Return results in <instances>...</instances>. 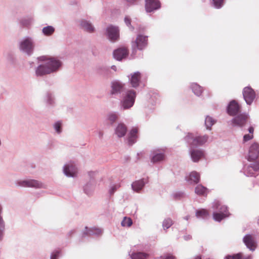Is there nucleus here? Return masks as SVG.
Instances as JSON below:
<instances>
[{
  "mask_svg": "<svg viewBox=\"0 0 259 259\" xmlns=\"http://www.w3.org/2000/svg\"><path fill=\"white\" fill-rule=\"evenodd\" d=\"M39 64L35 68V76L42 77L47 75L57 72L62 66L61 62L54 58H48L46 56L38 57Z\"/></svg>",
  "mask_w": 259,
  "mask_h": 259,
  "instance_id": "nucleus-1",
  "label": "nucleus"
},
{
  "mask_svg": "<svg viewBox=\"0 0 259 259\" xmlns=\"http://www.w3.org/2000/svg\"><path fill=\"white\" fill-rule=\"evenodd\" d=\"M35 46L34 39L30 36L24 37L18 43L19 51L28 56H30L33 54Z\"/></svg>",
  "mask_w": 259,
  "mask_h": 259,
  "instance_id": "nucleus-2",
  "label": "nucleus"
},
{
  "mask_svg": "<svg viewBox=\"0 0 259 259\" xmlns=\"http://www.w3.org/2000/svg\"><path fill=\"white\" fill-rule=\"evenodd\" d=\"M209 136L207 135L196 136L192 133H188L185 137V140L190 147L196 148L202 146L208 141Z\"/></svg>",
  "mask_w": 259,
  "mask_h": 259,
  "instance_id": "nucleus-3",
  "label": "nucleus"
},
{
  "mask_svg": "<svg viewBox=\"0 0 259 259\" xmlns=\"http://www.w3.org/2000/svg\"><path fill=\"white\" fill-rule=\"evenodd\" d=\"M212 208L215 210L213 213V219L217 222H221L223 219L229 215L227 207L222 205L218 200L212 203Z\"/></svg>",
  "mask_w": 259,
  "mask_h": 259,
  "instance_id": "nucleus-4",
  "label": "nucleus"
},
{
  "mask_svg": "<svg viewBox=\"0 0 259 259\" xmlns=\"http://www.w3.org/2000/svg\"><path fill=\"white\" fill-rule=\"evenodd\" d=\"M136 97V91L133 90L127 91L121 100V108L123 110H127L133 107L135 101Z\"/></svg>",
  "mask_w": 259,
  "mask_h": 259,
  "instance_id": "nucleus-5",
  "label": "nucleus"
},
{
  "mask_svg": "<svg viewBox=\"0 0 259 259\" xmlns=\"http://www.w3.org/2000/svg\"><path fill=\"white\" fill-rule=\"evenodd\" d=\"M17 186L22 187L32 188L34 189H47V185L41 181L34 179H26L17 182Z\"/></svg>",
  "mask_w": 259,
  "mask_h": 259,
  "instance_id": "nucleus-6",
  "label": "nucleus"
},
{
  "mask_svg": "<svg viewBox=\"0 0 259 259\" xmlns=\"http://www.w3.org/2000/svg\"><path fill=\"white\" fill-rule=\"evenodd\" d=\"M148 44V36L142 34L138 35L136 40L133 42V53H135L136 48L139 50L145 49Z\"/></svg>",
  "mask_w": 259,
  "mask_h": 259,
  "instance_id": "nucleus-7",
  "label": "nucleus"
},
{
  "mask_svg": "<svg viewBox=\"0 0 259 259\" xmlns=\"http://www.w3.org/2000/svg\"><path fill=\"white\" fill-rule=\"evenodd\" d=\"M165 149H158L151 152V161L153 163H160L165 159Z\"/></svg>",
  "mask_w": 259,
  "mask_h": 259,
  "instance_id": "nucleus-8",
  "label": "nucleus"
},
{
  "mask_svg": "<svg viewBox=\"0 0 259 259\" xmlns=\"http://www.w3.org/2000/svg\"><path fill=\"white\" fill-rule=\"evenodd\" d=\"M244 100L247 105H251L255 98L254 91L250 87H245L242 92Z\"/></svg>",
  "mask_w": 259,
  "mask_h": 259,
  "instance_id": "nucleus-9",
  "label": "nucleus"
},
{
  "mask_svg": "<svg viewBox=\"0 0 259 259\" xmlns=\"http://www.w3.org/2000/svg\"><path fill=\"white\" fill-rule=\"evenodd\" d=\"M248 119V115L242 113L233 118L231 120V123L234 126L242 127L245 125Z\"/></svg>",
  "mask_w": 259,
  "mask_h": 259,
  "instance_id": "nucleus-10",
  "label": "nucleus"
},
{
  "mask_svg": "<svg viewBox=\"0 0 259 259\" xmlns=\"http://www.w3.org/2000/svg\"><path fill=\"white\" fill-rule=\"evenodd\" d=\"M189 154L191 158L194 162H198L200 159L205 155L204 151L201 149H196V148L190 147Z\"/></svg>",
  "mask_w": 259,
  "mask_h": 259,
  "instance_id": "nucleus-11",
  "label": "nucleus"
},
{
  "mask_svg": "<svg viewBox=\"0 0 259 259\" xmlns=\"http://www.w3.org/2000/svg\"><path fill=\"white\" fill-rule=\"evenodd\" d=\"M63 171L66 177L72 178L75 177L77 172V167L72 163L65 164L63 166Z\"/></svg>",
  "mask_w": 259,
  "mask_h": 259,
  "instance_id": "nucleus-12",
  "label": "nucleus"
},
{
  "mask_svg": "<svg viewBox=\"0 0 259 259\" xmlns=\"http://www.w3.org/2000/svg\"><path fill=\"white\" fill-rule=\"evenodd\" d=\"M106 33L109 40L113 42L117 40L119 36L118 28L113 25L107 27Z\"/></svg>",
  "mask_w": 259,
  "mask_h": 259,
  "instance_id": "nucleus-13",
  "label": "nucleus"
},
{
  "mask_svg": "<svg viewBox=\"0 0 259 259\" xmlns=\"http://www.w3.org/2000/svg\"><path fill=\"white\" fill-rule=\"evenodd\" d=\"M243 172L247 177H255V172L259 170V162L244 165Z\"/></svg>",
  "mask_w": 259,
  "mask_h": 259,
  "instance_id": "nucleus-14",
  "label": "nucleus"
},
{
  "mask_svg": "<svg viewBox=\"0 0 259 259\" xmlns=\"http://www.w3.org/2000/svg\"><path fill=\"white\" fill-rule=\"evenodd\" d=\"M259 154V145L254 143L252 144L249 148L247 160L253 161L257 158Z\"/></svg>",
  "mask_w": 259,
  "mask_h": 259,
  "instance_id": "nucleus-15",
  "label": "nucleus"
},
{
  "mask_svg": "<svg viewBox=\"0 0 259 259\" xmlns=\"http://www.w3.org/2000/svg\"><path fill=\"white\" fill-rule=\"evenodd\" d=\"M124 90L122 83L119 81H113L111 83V91L110 94L111 95L116 96L121 94Z\"/></svg>",
  "mask_w": 259,
  "mask_h": 259,
  "instance_id": "nucleus-16",
  "label": "nucleus"
},
{
  "mask_svg": "<svg viewBox=\"0 0 259 259\" xmlns=\"http://www.w3.org/2000/svg\"><path fill=\"white\" fill-rule=\"evenodd\" d=\"M160 7V3L158 0H146L145 9L147 12L159 9Z\"/></svg>",
  "mask_w": 259,
  "mask_h": 259,
  "instance_id": "nucleus-17",
  "label": "nucleus"
},
{
  "mask_svg": "<svg viewBox=\"0 0 259 259\" xmlns=\"http://www.w3.org/2000/svg\"><path fill=\"white\" fill-rule=\"evenodd\" d=\"M240 111V106L235 101L232 100L229 103L227 107V112L231 116L236 115Z\"/></svg>",
  "mask_w": 259,
  "mask_h": 259,
  "instance_id": "nucleus-18",
  "label": "nucleus"
},
{
  "mask_svg": "<svg viewBox=\"0 0 259 259\" xmlns=\"http://www.w3.org/2000/svg\"><path fill=\"white\" fill-rule=\"evenodd\" d=\"M243 242L246 247L251 251H254L256 247V244L253 237L250 234H246L243 239Z\"/></svg>",
  "mask_w": 259,
  "mask_h": 259,
  "instance_id": "nucleus-19",
  "label": "nucleus"
},
{
  "mask_svg": "<svg viewBox=\"0 0 259 259\" xmlns=\"http://www.w3.org/2000/svg\"><path fill=\"white\" fill-rule=\"evenodd\" d=\"M127 55L128 50L125 47L118 48L113 52V56L118 61H121L125 58Z\"/></svg>",
  "mask_w": 259,
  "mask_h": 259,
  "instance_id": "nucleus-20",
  "label": "nucleus"
},
{
  "mask_svg": "<svg viewBox=\"0 0 259 259\" xmlns=\"http://www.w3.org/2000/svg\"><path fill=\"white\" fill-rule=\"evenodd\" d=\"M147 183L148 180L146 179H142L141 180L136 181L132 183V188L134 191L139 193Z\"/></svg>",
  "mask_w": 259,
  "mask_h": 259,
  "instance_id": "nucleus-21",
  "label": "nucleus"
},
{
  "mask_svg": "<svg viewBox=\"0 0 259 259\" xmlns=\"http://www.w3.org/2000/svg\"><path fill=\"white\" fill-rule=\"evenodd\" d=\"M3 206L0 203V242H2L5 236L6 225L5 222L3 217Z\"/></svg>",
  "mask_w": 259,
  "mask_h": 259,
  "instance_id": "nucleus-22",
  "label": "nucleus"
},
{
  "mask_svg": "<svg viewBox=\"0 0 259 259\" xmlns=\"http://www.w3.org/2000/svg\"><path fill=\"white\" fill-rule=\"evenodd\" d=\"M127 132V127L123 123H119L117 124L114 130L115 135L118 138L124 137Z\"/></svg>",
  "mask_w": 259,
  "mask_h": 259,
  "instance_id": "nucleus-23",
  "label": "nucleus"
},
{
  "mask_svg": "<svg viewBox=\"0 0 259 259\" xmlns=\"http://www.w3.org/2000/svg\"><path fill=\"white\" fill-rule=\"evenodd\" d=\"M186 180L190 184L198 183L200 180V175L196 171H192L186 177Z\"/></svg>",
  "mask_w": 259,
  "mask_h": 259,
  "instance_id": "nucleus-24",
  "label": "nucleus"
},
{
  "mask_svg": "<svg viewBox=\"0 0 259 259\" xmlns=\"http://www.w3.org/2000/svg\"><path fill=\"white\" fill-rule=\"evenodd\" d=\"M141 78V73L140 72L137 71L131 74L130 78V83L132 87L136 88L139 85V82Z\"/></svg>",
  "mask_w": 259,
  "mask_h": 259,
  "instance_id": "nucleus-25",
  "label": "nucleus"
},
{
  "mask_svg": "<svg viewBox=\"0 0 259 259\" xmlns=\"http://www.w3.org/2000/svg\"><path fill=\"white\" fill-rule=\"evenodd\" d=\"M44 101L47 105L49 106H54L55 104V96L50 92H48L46 93L44 97Z\"/></svg>",
  "mask_w": 259,
  "mask_h": 259,
  "instance_id": "nucleus-26",
  "label": "nucleus"
},
{
  "mask_svg": "<svg viewBox=\"0 0 259 259\" xmlns=\"http://www.w3.org/2000/svg\"><path fill=\"white\" fill-rule=\"evenodd\" d=\"M81 27L89 33H92L95 30V28L92 24L85 20H82L80 21Z\"/></svg>",
  "mask_w": 259,
  "mask_h": 259,
  "instance_id": "nucleus-27",
  "label": "nucleus"
},
{
  "mask_svg": "<svg viewBox=\"0 0 259 259\" xmlns=\"http://www.w3.org/2000/svg\"><path fill=\"white\" fill-rule=\"evenodd\" d=\"M129 255L132 259H147L149 257V254L141 251H130Z\"/></svg>",
  "mask_w": 259,
  "mask_h": 259,
  "instance_id": "nucleus-28",
  "label": "nucleus"
},
{
  "mask_svg": "<svg viewBox=\"0 0 259 259\" xmlns=\"http://www.w3.org/2000/svg\"><path fill=\"white\" fill-rule=\"evenodd\" d=\"M95 188V182L94 181H90L84 186L83 191L87 195H90L92 194Z\"/></svg>",
  "mask_w": 259,
  "mask_h": 259,
  "instance_id": "nucleus-29",
  "label": "nucleus"
},
{
  "mask_svg": "<svg viewBox=\"0 0 259 259\" xmlns=\"http://www.w3.org/2000/svg\"><path fill=\"white\" fill-rule=\"evenodd\" d=\"M138 129L133 128L130 132L128 137V143L130 145H132L137 141L138 136Z\"/></svg>",
  "mask_w": 259,
  "mask_h": 259,
  "instance_id": "nucleus-30",
  "label": "nucleus"
},
{
  "mask_svg": "<svg viewBox=\"0 0 259 259\" xmlns=\"http://www.w3.org/2000/svg\"><path fill=\"white\" fill-rule=\"evenodd\" d=\"M102 230L99 228H88V227H85L84 229V231H83V234L89 236L92 235H99L102 234Z\"/></svg>",
  "mask_w": 259,
  "mask_h": 259,
  "instance_id": "nucleus-31",
  "label": "nucleus"
},
{
  "mask_svg": "<svg viewBox=\"0 0 259 259\" xmlns=\"http://www.w3.org/2000/svg\"><path fill=\"white\" fill-rule=\"evenodd\" d=\"M208 192V189L201 184L198 185L195 188V192L198 195L206 196Z\"/></svg>",
  "mask_w": 259,
  "mask_h": 259,
  "instance_id": "nucleus-32",
  "label": "nucleus"
},
{
  "mask_svg": "<svg viewBox=\"0 0 259 259\" xmlns=\"http://www.w3.org/2000/svg\"><path fill=\"white\" fill-rule=\"evenodd\" d=\"M119 118V114L116 112H111L107 115V120L111 124L116 122Z\"/></svg>",
  "mask_w": 259,
  "mask_h": 259,
  "instance_id": "nucleus-33",
  "label": "nucleus"
},
{
  "mask_svg": "<svg viewBox=\"0 0 259 259\" xmlns=\"http://www.w3.org/2000/svg\"><path fill=\"white\" fill-rule=\"evenodd\" d=\"M191 88L194 94L197 96H200L203 91L202 88L196 83H193L191 85Z\"/></svg>",
  "mask_w": 259,
  "mask_h": 259,
  "instance_id": "nucleus-34",
  "label": "nucleus"
},
{
  "mask_svg": "<svg viewBox=\"0 0 259 259\" xmlns=\"http://www.w3.org/2000/svg\"><path fill=\"white\" fill-rule=\"evenodd\" d=\"M216 121L212 117L207 115L205 119V125L208 130H211V126L215 123Z\"/></svg>",
  "mask_w": 259,
  "mask_h": 259,
  "instance_id": "nucleus-35",
  "label": "nucleus"
},
{
  "mask_svg": "<svg viewBox=\"0 0 259 259\" xmlns=\"http://www.w3.org/2000/svg\"><path fill=\"white\" fill-rule=\"evenodd\" d=\"M55 28L52 26H47L44 27L42 29V33L47 36L52 35L55 32Z\"/></svg>",
  "mask_w": 259,
  "mask_h": 259,
  "instance_id": "nucleus-36",
  "label": "nucleus"
},
{
  "mask_svg": "<svg viewBox=\"0 0 259 259\" xmlns=\"http://www.w3.org/2000/svg\"><path fill=\"white\" fill-rule=\"evenodd\" d=\"M196 216L197 218L207 219L209 216V213L205 209H200L196 211Z\"/></svg>",
  "mask_w": 259,
  "mask_h": 259,
  "instance_id": "nucleus-37",
  "label": "nucleus"
},
{
  "mask_svg": "<svg viewBox=\"0 0 259 259\" xmlns=\"http://www.w3.org/2000/svg\"><path fill=\"white\" fill-rule=\"evenodd\" d=\"M174 224L173 221L170 218L165 219L162 222V227L164 230L169 228Z\"/></svg>",
  "mask_w": 259,
  "mask_h": 259,
  "instance_id": "nucleus-38",
  "label": "nucleus"
},
{
  "mask_svg": "<svg viewBox=\"0 0 259 259\" xmlns=\"http://www.w3.org/2000/svg\"><path fill=\"white\" fill-rule=\"evenodd\" d=\"M133 224L132 220L130 218L124 217L121 223L122 227H129Z\"/></svg>",
  "mask_w": 259,
  "mask_h": 259,
  "instance_id": "nucleus-39",
  "label": "nucleus"
},
{
  "mask_svg": "<svg viewBox=\"0 0 259 259\" xmlns=\"http://www.w3.org/2000/svg\"><path fill=\"white\" fill-rule=\"evenodd\" d=\"M97 70L99 73L104 74L107 73L109 71V68L106 66L101 65L97 67Z\"/></svg>",
  "mask_w": 259,
  "mask_h": 259,
  "instance_id": "nucleus-40",
  "label": "nucleus"
},
{
  "mask_svg": "<svg viewBox=\"0 0 259 259\" xmlns=\"http://www.w3.org/2000/svg\"><path fill=\"white\" fill-rule=\"evenodd\" d=\"M32 21L31 18H23L20 20V23L24 26H27L30 24Z\"/></svg>",
  "mask_w": 259,
  "mask_h": 259,
  "instance_id": "nucleus-41",
  "label": "nucleus"
},
{
  "mask_svg": "<svg viewBox=\"0 0 259 259\" xmlns=\"http://www.w3.org/2000/svg\"><path fill=\"white\" fill-rule=\"evenodd\" d=\"M119 187L120 185L118 184L110 185L109 188V193L110 194V195H113Z\"/></svg>",
  "mask_w": 259,
  "mask_h": 259,
  "instance_id": "nucleus-42",
  "label": "nucleus"
},
{
  "mask_svg": "<svg viewBox=\"0 0 259 259\" xmlns=\"http://www.w3.org/2000/svg\"><path fill=\"white\" fill-rule=\"evenodd\" d=\"M241 253H238L232 255H228L224 257V259H241Z\"/></svg>",
  "mask_w": 259,
  "mask_h": 259,
  "instance_id": "nucleus-43",
  "label": "nucleus"
},
{
  "mask_svg": "<svg viewBox=\"0 0 259 259\" xmlns=\"http://www.w3.org/2000/svg\"><path fill=\"white\" fill-rule=\"evenodd\" d=\"M54 128L58 134H60L62 132L61 123L59 121L56 122L54 124Z\"/></svg>",
  "mask_w": 259,
  "mask_h": 259,
  "instance_id": "nucleus-44",
  "label": "nucleus"
},
{
  "mask_svg": "<svg viewBox=\"0 0 259 259\" xmlns=\"http://www.w3.org/2000/svg\"><path fill=\"white\" fill-rule=\"evenodd\" d=\"M214 7L215 8H221L223 5L224 0H212Z\"/></svg>",
  "mask_w": 259,
  "mask_h": 259,
  "instance_id": "nucleus-45",
  "label": "nucleus"
},
{
  "mask_svg": "<svg viewBox=\"0 0 259 259\" xmlns=\"http://www.w3.org/2000/svg\"><path fill=\"white\" fill-rule=\"evenodd\" d=\"M124 22L127 27L131 28L132 30H134V27L131 25V19L128 16H126L124 19Z\"/></svg>",
  "mask_w": 259,
  "mask_h": 259,
  "instance_id": "nucleus-46",
  "label": "nucleus"
},
{
  "mask_svg": "<svg viewBox=\"0 0 259 259\" xmlns=\"http://www.w3.org/2000/svg\"><path fill=\"white\" fill-rule=\"evenodd\" d=\"M61 254V251L59 250H56L53 251L51 255L50 259H57V258Z\"/></svg>",
  "mask_w": 259,
  "mask_h": 259,
  "instance_id": "nucleus-47",
  "label": "nucleus"
},
{
  "mask_svg": "<svg viewBox=\"0 0 259 259\" xmlns=\"http://www.w3.org/2000/svg\"><path fill=\"white\" fill-rule=\"evenodd\" d=\"M157 259H176V257L171 254H168L165 256H160Z\"/></svg>",
  "mask_w": 259,
  "mask_h": 259,
  "instance_id": "nucleus-48",
  "label": "nucleus"
},
{
  "mask_svg": "<svg viewBox=\"0 0 259 259\" xmlns=\"http://www.w3.org/2000/svg\"><path fill=\"white\" fill-rule=\"evenodd\" d=\"M253 135L246 134L243 137V141L244 142H247L250 140H251L253 138Z\"/></svg>",
  "mask_w": 259,
  "mask_h": 259,
  "instance_id": "nucleus-49",
  "label": "nucleus"
},
{
  "mask_svg": "<svg viewBox=\"0 0 259 259\" xmlns=\"http://www.w3.org/2000/svg\"><path fill=\"white\" fill-rule=\"evenodd\" d=\"M128 6H132L136 4L138 0H125Z\"/></svg>",
  "mask_w": 259,
  "mask_h": 259,
  "instance_id": "nucleus-50",
  "label": "nucleus"
},
{
  "mask_svg": "<svg viewBox=\"0 0 259 259\" xmlns=\"http://www.w3.org/2000/svg\"><path fill=\"white\" fill-rule=\"evenodd\" d=\"M241 259H252V256L250 255H244L241 253Z\"/></svg>",
  "mask_w": 259,
  "mask_h": 259,
  "instance_id": "nucleus-51",
  "label": "nucleus"
},
{
  "mask_svg": "<svg viewBox=\"0 0 259 259\" xmlns=\"http://www.w3.org/2000/svg\"><path fill=\"white\" fill-rule=\"evenodd\" d=\"M183 237H184V239L186 241L190 240L192 238V237L190 235H184Z\"/></svg>",
  "mask_w": 259,
  "mask_h": 259,
  "instance_id": "nucleus-52",
  "label": "nucleus"
},
{
  "mask_svg": "<svg viewBox=\"0 0 259 259\" xmlns=\"http://www.w3.org/2000/svg\"><path fill=\"white\" fill-rule=\"evenodd\" d=\"M248 132L250 134V135H252L254 132V128L252 126H250L248 128Z\"/></svg>",
  "mask_w": 259,
  "mask_h": 259,
  "instance_id": "nucleus-53",
  "label": "nucleus"
},
{
  "mask_svg": "<svg viewBox=\"0 0 259 259\" xmlns=\"http://www.w3.org/2000/svg\"><path fill=\"white\" fill-rule=\"evenodd\" d=\"M99 137L100 138H102L103 136V132L99 131L98 133Z\"/></svg>",
  "mask_w": 259,
  "mask_h": 259,
  "instance_id": "nucleus-54",
  "label": "nucleus"
},
{
  "mask_svg": "<svg viewBox=\"0 0 259 259\" xmlns=\"http://www.w3.org/2000/svg\"><path fill=\"white\" fill-rule=\"evenodd\" d=\"M111 68L113 70H114V71H116V66L115 65H112L111 67Z\"/></svg>",
  "mask_w": 259,
  "mask_h": 259,
  "instance_id": "nucleus-55",
  "label": "nucleus"
},
{
  "mask_svg": "<svg viewBox=\"0 0 259 259\" xmlns=\"http://www.w3.org/2000/svg\"><path fill=\"white\" fill-rule=\"evenodd\" d=\"M190 218V216L189 215H187L186 217H184V219L186 220H188Z\"/></svg>",
  "mask_w": 259,
  "mask_h": 259,
  "instance_id": "nucleus-56",
  "label": "nucleus"
},
{
  "mask_svg": "<svg viewBox=\"0 0 259 259\" xmlns=\"http://www.w3.org/2000/svg\"><path fill=\"white\" fill-rule=\"evenodd\" d=\"M194 259H201V257L199 256H197Z\"/></svg>",
  "mask_w": 259,
  "mask_h": 259,
  "instance_id": "nucleus-57",
  "label": "nucleus"
},
{
  "mask_svg": "<svg viewBox=\"0 0 259 259\" xmlns=\"http://www.w3.org/2000/svg\"><path fill=\"white\" fill-rule=\"evenodd\" d=\"M257 223L259 224V219L258 220V222Z\"/></svg>",
  "mask_w": 259,
  "mask_h": 259,
  "instance_id": "nucleus-58",
  "label": "nucleus"
}]
</instances>
